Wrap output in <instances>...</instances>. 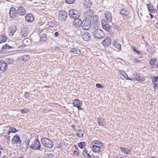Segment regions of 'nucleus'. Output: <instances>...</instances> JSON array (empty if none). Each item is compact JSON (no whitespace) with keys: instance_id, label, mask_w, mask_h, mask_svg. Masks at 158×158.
Instances as JSON below:
<instances>
[{"instance_id":"obj_1","label":"nucleus","mask_w":158,"mask_h":158,"mask_svg":"<svg viewBox=\"0 0 158 158\" xmlns=\"http://www.w3.org/2000/svg\"><path fill=\"white\" fill-rule=\"evenodd\" d=\"M93 35L96 39H102L105 36L104 32L100 29H95L93 32Z\"/></svg>"},{"instance_id":"obj_2","label":"nucleus","mask_w":158,"mask_h":158,"mask_svg":"<svg viewBox=\"0 0 158 158\" xmlns=\"http://www.w3.org/2000/svg\"><path fill=\"white\" fill-rule=\"evenodd\" d=\"M41 143L45 147L51 148L53 144L52 142L48 138H43L41 139Z\"/></svg>"},{"instance_id":"obj_3","label":"nucleus","mask_w":158,"mask_h":158,"mask_svg":"<svg viewBox=\"0 0 158 158\" xmlns=\"http://www.w3.org/2000/svg\"><path fill=\"white\" fill-rule=\"evenodd\" d=\"M91 25L90 20L88 18H85L82 21V27L83 29L87 30L90 28Z\"/></svg>"},{"instance_id":"obj_4","label":"nucleus","mask_w":158,"mask_h":158,"mask_svg":"<svg viewBox=\"0 0 158 158\" xmlns=\"http://www.w3.org/2000/svg\"><path fill=\"white\" fill-rule=\"evenodd\" d=\"M31 148L34 150H41L42 151V149H41V145L39 140L38 139H36L35 141L33 143V144L30 146Z\"/></svg>"},{"instance_id":"obj_5","label":"nucleus","mask_w":158,"mask_h":158,"mask_svg":"<svg viewBox=\"0 0 158 158\" xmlns=\"http://www.w3.org/2000/svg\"><path fill=\"white\" fill-rule=\"evenodd\" d=\"M69 14L70 18L75 19L79 17L81 15L79 12L75 9L70 10L69 11Z\"/></svg>"},{"instance_id":"obj_6","label":"nucleus","mask_w":158,"mask_h":158,"mask_svg":"<svg viewBox=\"0 0 158 158\" xmlns=\"http://www.w3.org/2000/svg\"><path fill=\"white\" fill-rule=\"evenodd\" d=\"M22 140L20 139V136L17 134L15 135L13 137L11 142L13 144H19V146L21 147L22 146L21 144Z\"/></svg>"},{"instance_id":"obj_7","label":"nucleus","mask_w":158,"mask_h":158,"mask_svg":"<svg viewBox=\"0 0 158 158\" xmlns=\"http://www.w3.org/2000/svg\"><path fill=\"white\" fill-rule=\"evenodd\" d=\"M80 31L81 36L85 41H88L90 40L91 36L89 32L82 30L81 31Z\"/></svg>"},{"instance_id":"obj_8","label":"nucleus","mask_w":158,"mask_h":158,"mask_svg":"<svg viewBox=\"0 0 158 158\" xmlns=\"http://www.w3.org/2000/svg\"><path fill=\"white\" fill-rule=\"evenodd\" d=\"M67 16L68 14L65 11L60 10L59 12V19L61 22L65 21Z\"/></svg>"},{"instance_id":"obj_9","label":"nucleus","mask_w":158,"mask_h":158,"mask_svg":"<svg viewBox=\"0 0 158 158\" xmlns=\"http://www.w3.org/2000/svg\"><path fill=\"white\" fill-rule=\"evenodd\" d=\"M120 14L122 16L126 19L130 17V13L128 9L126 8H123L120 10Z\"/></svg>"},{"instance_id":"obj_10","label":"nucleus","mask_w":158,"mask_h":158,"mask_svg":"<svg viewBox=\"0 0 158 158\" xmlns=\"http://www.w3.org/2000/svg\"><path fill=\"white\" fill-rule=\"evenodd\" d=\"M82 23L81 20L78 18L74 19L73 22V25L76 28H78L82 25Z\"/></svg>"},{"instance_id":"obj_11","label":"nucleus","mask_w":158,"mask_h":158,"mask_svg":"<svg viewBox=\"0 0 158 158\" xmlns=\"http://www.w3.org/2000/svg\"><path fill=\"white\" fill-rule=\"evenodd\" d=\"M111 39L109 37L106 38L102 41V44L104 47H108L111 44Z\"/></svg>"},{"instance_id":"obj_12","label":"nucleus","mask_w":158,"mask_h":158,"mask_svg":"<svg viewBox=\"0 0 158 158\" xmlns=\"http://www.w3.org/2000/svg\"><path fill=\"white\" fill-rule=\"evenodd\" d=\"M10 16L12 18H15L16 16L17 11L15 8L13 7L11 8L10 10Z\"/></svg>"},{"instance_id":"obj_13","label":"nucleus","mask_w":158,"mask_h":158,"mask_svg":"<svg viewBox=\"0 0 158 158\" xmlns=\"http://www.w3.org/2000/svg\"><path fill=\"white\" fill-rule=\"evenodd\" d=\"M34 15L31 13H29L25 16V19L29 23L32 22L34 20Z\"/></svg>"},{"instance_id":"obj_14","label":"nucleus","mask_w":158,"mask_h":158,"mask_svg":"<svg viewBox=\"0 0 158 158\" xmlns=\"http://www.w3.org/2000/svg\"><path fill=\"white\" fill-rule=\"evenodd\" d=\"M7 66V63L3 60H0V70L2 71L6 70Z\"/></svg>"},{"instance_id":"obj_15","label":"nucleus","mask_w":158,"mask_h":158,"mask_svg":"<svg viewBox=\"0 0 158 158\" xmlns=\"http://www.w3.org/2000/svg\"><path fill=\"white\" fill-rule=\"evenodd\" d=\"M133 75L135 80L139 81H143L145 80L144 78L141 77V75L139 74H137L135 72L133 73Z\"/></svg>"},{"instance_id":"obj_16","label":"nucleus","mask_w":158,"mask_h":158,"mask_svg":"<svg viewBox=\"0 0 158 158\" xmlns=\"http://www.w3.org/2000/svg\"><path fill=\"white\" fill-rule=\"evenodd\" d=\"M17 11L18 14L21 16L23 15L26 14L25 10L24 8L21 6L18 7Z\"/></svg>"},{"instance_id":"obj_17","label":"nucleus","mask_w":158,"mask_h":158,"mask_svg":"<svg viewBox=\"0 0 158 158\" xmlns=\"http://www.w3.org/2000/svg\"><path fill=\"white\" fill-rule=\"evenodd\" d=\"M28 28L23 27L22 28L21 30L20 34L22 37H26L28 33Z\"/></svg>"},{"instance_id":"obj_18","label":"nucleus","mask_w":158,"mask_h":158,"mask_svg":"<svg viewBox=\"0 0 158 158\" xmlns=\"http://www.w3.org/2000/svg\"><path fill=\"white\" fill-rule=\"evenodd\" d=\"M13 48V47L10 46L6 44L3 46L2 48V51L3 52H6L7 51H10V50H12Z\"/></svg>"},{"instance_id":"obj_19","label":"nucleus","mask_w":158,"mask_h":158,"mask_svg":"<svg viewBox=\"0 0 158 158\" xmlns=\"http://www.w3.org/2000/svg\"><path fill=\"white\" fill-rule=\"evenodd\" d=\"M69 52L75 55H80V54L81 53L80 50L76 48H71Z\"/></svg>"},{"instance_id":"obj_20","label":"nucleus","mask_w":158,"mask_h":158,"mask_svg":"<svg viewBox=\"0 0 158 158\" xmlns=\"http://www.w3.org/2000/svg\"><path fill=\"white\" fill-rule=\"evenodd\" d=\"M104 15L107 21L110 22L112 21V17L111 14L110 12L106 11L104 13Z\"/></svg>"},{"instance_id":"obj_21","label":"nucleus","mask_w":158,"mask_h":158,"mask_svg":"<svg viewBox=\"0 0 158 158\" xmlns=\"http://www.w3.org/2000/svg\"><path fill=\"white\" fill-rule=\"evenodd\" d=\"M94 11L92 9H88L85 13L86 18H88L91 17L94 14Z\"/></svg>"},{"instance_id":"obj_22","label":"nucleus","mask_w":158,"mask_h":158,"mask_svg":"<svg viewBox=\"0 0 158 158\" xmlns=\"http://www.w3.org/2000/svg\"><path fill=\"white\" fill-rule=\"evenodd\" d=\"M82 101H80L78 99L74 100L73 102V104L74 107H77L79 106L82 105Z\"/></svg>"},{"instance_id":"obj_23","label":"nucleus","mask_w":158,"mask_h":158,"mask_svg":"<svg viewBox=\"0 0 158 158\" xmlns=\"http://www.w3.org/2000/svg\"><path fill=\"white\" fill-rule=\"evenodd\" d=\"M101 147L98 146L97 145H93L91 148L93 152L95 153H98L99 152L100 150V148Z\"/></svg>"},{"instance_id":"obj_24","label":"nucleus","mask_w":158,"mask_h":158,"mask_svg":"<svg viewBox=\"0 0 158 158\" xmlns=\"http://www.w3.org/2000/svg\"><path fill=\"white\" fill-rule=\"evenodd\" d=\"M149 11L151 13H154L155 11V10L153 7V5L152 3H149L147 5Z\"/></svg>"},{"instance_id":"obj_25","label":"nucleus","mask_w":158,"mask_h":158,"mask_svg":"<svg viewBox=\"0 0 158 158\" xmlns=\"http://www.w3.org/2000/svg\"><path fill=\"white\" fill-rule=\"evenodd\" d=\"M17 30L16 27L15 26H13L9 28V31H10L9 34V35L10 36H12L14 34L15 32Z\"/></svg>"},{"instance_id":"obj_26","label":"nucleus","mask_w":158,"mask_h":158,"mask_svg":"<svg viewBox=\"0 0 158 158\" xmlns=\"http://www.w3.org/2000/svg\"><path fill=\"white\" fill-rule=\"evenodd\" d=\"M92 3V2L89 0H85L84 2V5L87 8H89L91 6Z\"/></svg>"},{"instance_id":"obj_27","label":"nucleus","mask_w":158,"mask_h":158,"mask_svg":"<svg viewBox=\"0 0 158 158\" xmlns=\"http://www.w3.org/2000/svg\"><path fill=\"white\" fill-rule=\"evenodd\" d=\"M87 152L88 151L84 149L82 153V155L86 158H91V156Z\"/></svg>"},{"instance_id":"obj_28","label":"nucleus","mask_w":158,"mask_h":158,"mask_svg":"<svg viewBox=\"0 0 158 158\" xmlns=\"http://www.w3.org/2000/svg\"><path fill=\"white\" fill-rule=\"evenodd\" d=\"M23 43L26 46H28L30 45L31 41L29 39L26 38L23 40Z\"/></svg>"},{"instance_id":"obj_29","label":"nucleus","mask_w":158,"mask_h":158,"mask_svg":"<svg viewBox=\"0 0 158 158\" xmlns=\"http://www.w3.org/2000/svg\"><path fill=\"white\" fill-rule=\"evenodd\" d=\"M92 144L93 145H95L100 147H102L103 145L102 142L98 140H96L92 142Z\"/></svg>"},{"instance_id":"obj_30","label":"nucleus","mask_w":158,"mask_h":158,"mask_svg":"<svg viewBox=\"0 0 158 158\" xmlns=\"http://www.w3.org/2000/svg\"><path fill=\"white\" fill-rule=\"evenodd\" d=\"M40 40L41 41L44 42L46 41L47 40V35L45 34H43L40 35Z\"/></svg>"},{"instance_id":"obj_31","label":"nucleus","mask_w":158,"mask_h":158,"mask_svg":"<svg viewBox=\"0 0 158 158\" xmlns=\"http://www.w3.org/2000/svg\"><path fill=\"white\" fill-rule=\"evenodd\" d=\"M7 38L4 35L2 34L0 36V43L5 42Z\"/></svg>"},{"instance_id":"obj_32","label":"nucleus","mask_w":158,"mask_h":158,"mask_svg":"<svg viewBox=\"0 0 158 158\" xmlns=\"http://www.w3.org/2000/svg\"><path fill=\"white\" fill-rule=\"evenodd\" d=\"M120 149L123 152L126 154H130L131 152L130 150L127 149L125 148L120 147Z\"/></svg>"},{"instance_id":"obj_33","label":"nucleus","mask_w":158,"mask_h":158,"mask_svg":"<svg viewBox=\"0 0 158 158\" xmlns=\"http://www.w3.org/2000/svg\"><path fill=\"white\" fill-rule=\"evenodd\" d=\"M113 46L115 48H117L118 49H121V44L118 42L114 41L113 43Z\"/></svg>"},{"instance_id":"obj_34","label":"nucleus","mask_w":158,"mask_h":158,"mask_svg":"<svg viewBox=\"0 0 158 158\" xmlns=\"http://www.w3.org/2000/svg\"><path fill=\"white\" fill-rule=\"evenodd\" d=\"M98 17L96 15H94L92 18L91 20L93 23H96L98 20Z\"/></svg>"},{"instance_id":"obj_35","label":"nucleus","mask_w":158,"mask_h":158,"mask_svg":"<svg viewBox=\"0 0 158 158\" xmlns=\"http://www.w3.org/2000/svg\"><path fill=\"white\" fill-rule=\"evenodd\" d=\"M83 133V131L81 130H79L77 131V135L79 138L82 137Z\"/></svg>"},{"instance_id":"obj_36","label":"nucleus","mask_w":158,"mask_h":158,"mask_svg":"<svg viewBox=\"0 0 158 158\" xmlns=\"http://www.w3.org/2000/svg\"><path fill=\"white\" fill-rule=\"evenodd\" d=\"M30 57L28 55H24L22 56V59L24 61H26L29 60Z\"/></svg>"},{"instance_id":"obj_37","label":"nucleus","mask_w":158,"mask_h":158,"mask_svg":"<svg viewBox=\"0 0 158 158\" xmlns=\"http://www.w3.org/2000/svg\"><path fill=\"white\" fill-rule=\"evenodd\" d=\"M98 122L100 125L102 126H103V122L104 120V119L100 117L98 118Z\"/></svg>"},{"instance_id":"obj_38","label":"nucleus","mask_w":158,"mask_h":158,"mask_svg":"<svg viewBox=\"0 0 158 158\" xmlns=\"http://www.w3.org/2000/svg\"><path fill=\"white\" fill-rule=\"evenodd\" d=\"M103 28L104 30L108 31H110V25L109 24H107L105 26L103 27Z\"/></svg>"},{"instance_id":"obj_39","label":"nucleus","mask_w":158,"mask_h":158,"mask_svg":"<svg viewBox=\"0 0 158 158\" xmlns=\"http://www.w3.org/2000/svg\"><path fill=\"white\" fill-rule=\"evenodd\" d=\"M6 63L8 64H11L14 62V60L11 58H6Z\"/></svg>"},{"instance_id":"obj_40","label":"nucleus","mask_w":158,"mask_h":158,"mask_svg":"<svg viewBox=\"0 0 158 158\" xmlns=\"http://www.w3.org/2000/svg\"><path fill=\"white\" fill-rule=\"evenodd\" d=\"M10 131H11L12 133H16L18 131V130H16L14 127H10L9 128Z\"/></svg>"},{"instance_id":"obj_41","label":"nucleus","mask_w":158,"mask_h":158,"mask_svg":"<svg viewBox=\"0 0 158 158\" xmlns=\"http://www.w3.org/2000/svg\"><path fill=\"white\" fill-rule=\"evenodd\" d=\"M30 141V140L29 139H27L26 141H25V148H26L27 149L28 148V147L29 146V142Z\"/></svg>"},{"instance_id":"obj_42","label":"nucleus","mask_w":158,"mask_h":158,"mask_svg":"<svg viewBox=\"0 0 158 158\" xmlns=\"http://www.w3.org/2000/svg\"><path fill=\"white\" fill-rule=\"evenodd\" d=\"M156 59H152L150 60L149 62V64L151 65H154L155 64V61H156Z\"/></svg>"},{"instance_id":"obj_43","label":"nucleus","mask_w":158,"mask_h":158,"mask_svg":"<svg viewBox=\"0 0 158 158\" xmlns=\"http://www.w3.org/2000/svg\"><path fill=\"white\" fill-rule=\"evenodd\" d=\"M85 142H81L78 143V146L80 148L82 149L84 148V145L85 144Z\"/></svg>"},{"instance_id":"obj_44","label":"nucleus","mask_w":158,"mask_h":158,"mask_svg":"<svg viewBox=\"0 0 158 158\" xmlns=\"http://www.w3.org/2000/svg\"><path fill=\"white\" fill-rule=\"evenodd\" d=\"M26 46L23 44V45L19 46L17 48V49L18 50H23L24 49L25 47Z\"/></svg>"},{"instance_id":"obj_45","label":"nucleus","mask_w":158,"mask_h":158,"mask_svg":"<svg viewBox=\"0 0 158 158\" xmlns=\"http://www.w3.org/2000/svg\"><path fill=\"white\" fill-rule=\"evenodd\" d=\"M22 114L27 113L29 112L28 109H23L21 110Z\"/></svg>"},{"instance_id":"obj_46","label":"nucleus","mask_w":158,"mask_h":158,"mask_svg":"<svg viewBox=\"0 0 158 158\" xmlns=\"http://www.w3.org/2000/svg\"><path fill=\"white\" fill-rule=\"evenodd\" d=\"M75 0H66L65 2L68 4H72L73 3Z\"/></svg>"},{"instance_id":"obj_47","label":"nucleus","mask_w":158,"mask_h":158,"mask_svg":"<svg viewBox=\"0 0 158 158\" xmlns=\"http://www.w3.org/2000/svg\"><path fill=\"white\" fill-rule=\"evenodd\" d=\"M10 138V135H4V138L7 141H8L9 140Z\"/></svg>"},{"instance_id":"obj_48","label":"nucleus","mask_w":158,"mask_h":158,"mask_svg":"<svg viewBox=\"0 0 158 158\" xmlns=\"http://www.w3.org/2000/svg\"><path fill=\"white\" fill-rule=\"evenodd\" d=\"M158 76H157L156 77H154L152 78V81L153 82H156L158 81Z\"/></svg>"},{"instance_id":"obj_49","label":"nucleus","mask_w":158,"mask_h":158,"mask_svg":"<svg viewBox=\"0 0 158 158\" xmlns=\"http://www.w3.org/2000/svg\"><path fill=\"white\" fill-rule=\"evenodd\" d=\"M102 27L105 26L107 24H108L106 22V21L104 20H102Z\"/></svg>"},{"instance_id":"obj_50","label":"nucleus","mask_w":158,"mask_h":158,"mask_svg":"<svg viewBox=\"0 0 158 158\" xmlns=\"http://www.w3.org/2000/svg\"><path fill=\"white\" fill-rule=\"evenodd\" d=\"M29 96V95L28 93H27V92H26L24 95V97L26 98H28Z\"/></svg>"},{"instance_id":"obj_51","label":"nucleus","mask_w":158,"mask_h":158,"mask_svg":"<svg viewBox=\"0 0 158 158\" xmlns=\"http://www.w3.org/2000/svg\"><path fill=\"white\" fill-rule=\"evenodd\" d=\"M96 87H97L98 88H102L103 86H102V85L99 84H96Z\"/></svg>"},{"instance_id":"obj_52","label":"nucleus","mask_w":158,"mask_h":158,"mask_svg":"<svg viewBox=\"0 0 158 158\" xmlns=\"http://www.w3.org/2000/svg\"><path fill=\"white\" fill-rule=\"evenodd\" d=\"M140 61L137 58H135L134 59V62L135 63H138L140 62Z\"/></svg>"},{"instance_id":"obj_53","label":"nucleus","mask_w":158,"mask_h":158,"mask_svg":"<svg viewBox=\"0 0 158 158\" xmlns=\"http://www.w3.org/2000/svg\"><path fill=\"white\" fill-rule=\"evenodd\" d=\"M73 154L75 156H77L78 154V152L77 151L74 150L73 152Z\"/></svg>"},{"instance_id":"obj_54","label":"nucleus","mask_w":158,"mask_h":158,"mask_svg":"<svg viewBox=\"0 0 158 158\" xmlns=\"http://www.w3.org/2000/svg\"><path fill=\"white\" fill-rule=\"evenodd\" d=\"M59 35V33L58 32L56 31L54 33V35L56 37H58Z\"/></svg>"},{"instance_id":"obj_55","label":"nucleus","mask_w":158,"mask_h":158,"mask_svg":"<svg viewBox=\"0 0 158 158\" xmlns=\"http://www.w3.org/2000/svg\"><path fill=\"white\" fill-rule=\"evenodd\" d=\"M81 106L82 105H80L79 106H77V108L78 110H82V108L81 107Z\"/></svg>"},{"instance_id":"obj_56","label":"nucleus","mask_w":158,"mask_h":158,"mask_svg":"<svg viewBox=\"0 0 158 158\" xmlns=\"http://www.w3.org/2000/svg\"><path fill=\"white\" fill-rule=\"evenodd\" d=\"M154 26L155 27L158 28V22L155 23L154 24Z\"/></svg>"},{"instance_id":"obj_57","label":"nucleus","mask_w":158,"mask_h":158,"mask_svg":"<svg viewBox=\"0 0 158 158\" xmlns=\"http://www.w3.org/2000/svg\"><path fill=\"white\" fill-rule=\"evenodd\" d=\"M132 49H133V51L135 52L137 50L136 49V47L135 46H133L132 47Z\"/></svg>"},{"instance_id":"obj_58","label":"nucleus","mask_w":158,"mask_h":158,"mask_svg":"<svg viewBox=\"0 0 158 158\" xmlns=\"http://www.w3.org/2000/svg\"><path fill=\"white\" fill-rule=\"evenodd\" d=\"M127 76V78H126V79L127 80H131V81H132V79L130 77H128V76H127V75H126Z\"/></svg>"},{"instance_id":"obj_59","label":"nucleus","mask_w":158,"mask_h":158,"mask_svg":"<svg viewBox=\"0 0 158 158\" xmlns=\"http://www.w3.org/2000/svg\"><path fill=\"white\" fill-rule=\"evenodd\" d=\"M154 86L153 87L155 89H156L157 88V85L156 84V83H154Z\"/></svg>"},{"instance_id":"obj_60","label":"nucleus","mask_w":158,"mask_h":158,"mask_svg":"<svg viewBox=\"0 0 158 158\" xmlns=\"http://www.w3.org/2000/svg\"><path fill=\"white\" fill-rule=\"evenodd\" d=\"M135 52H136L138 55H139L140 54V52L139 51L137 50Z\"/></svg>"},{"instance_id":"obj_61","label":"nucleus","mask_w":158,"mask_h":158,"mask_svg":"<svg viewBox=\"0 0 158 158\" xmlns=\"http://www.w3.org/2000/svg\"><path fill=\"white\" fill-rule=\"evenodd\" d=\"M11 133H12L11 132V131H10V130L9 129V131L8 132H7V135H10V134Z\"/></svg>"},{"instance_id":"obj_62","label":"nucleus","mask_w":158,"mask_h":158,"mask_svg":"<svg viewBox=\"0 0 158 158\" xmlns=\"http://www.w3.org/2000/svg\"><path fill=\"white\" fill-rule=\"evenodd\" d=\"M156 12L158 14V5L157 6V9L156 10Z\"/></svg>"},{"instance_id":"obj_63","label":"nucleus","mask_w":158,"mask_h":158,"mask_svg":"<svg viewBox=\"0 0 158 158\" xmlns=\"http://www.w3.org/2000/svg\"><path fill=\"white\" fill-rule=\"evenodd\" d=\"M150 15L151 17V19H152L153 17V15L151 14H150Z\"/></svg>"},{"instance_id":"obj_64","label":"nucleus","mask_w":158,"mask_h":158,"mask_svg":"<svg viewBox=\"0 0 158 158\" xmlns=\"http://www.w3.org/2000/svg\"><path fill=\"white\" fill-rule=\"evenodd\" d=\"M2 158H8L6 156H3L2 157Z\"/></svg>"}]
</instances>
